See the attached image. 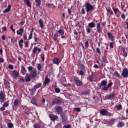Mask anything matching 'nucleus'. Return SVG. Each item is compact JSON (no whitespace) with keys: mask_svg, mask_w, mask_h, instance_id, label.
Returning a JSON list of instances; mask_svg holds the SVG:
<instances>
[{"mask_svg":"<svg viewBox=\"0 0 128 128\" xmlns=\"http://www.w3.org/2000/svg\"><path fill=\"white\" fill-rule=\"evenodd\" d=\"M32 52L33 54H36V52H42V49L38 48V46H34Z\"/></svg>","mask_w":128,"mask_h":128,"instance_id":"15","label":"nucleus"},{"mask_svg":"<svg viewBox=\"0 0 128 128\" xmlns=\"http://www.w3.org/2000/svg\"><path fill=\"white\" fill-rule=\"evenodd\" d=\"M36 71L35 70H32L30 72V76L32 78H36Z\"/></svg>","mask_w":128,"mask_h":128,"instance_id":"12","label":"nucleus"},{"mask_svg":"<svg viewBox=\"0 0 128 128\" xmlns=\"http://www.w3.org/2000/svg\"><path fill=\"white\" fill-rule=\"evenodd\" d=\"M10 8H12V6H10V4H8V8L4 10V12H8L10 10Z\"/></svg>","mask_w":128,"mask_h":128,"instance_id":"27","label":"nucleus"},{"mask_svg":"<svg viewBox=\"0 0 128 128\" xmlns=\"http://www.w3.org/2000/svg\"><path fill=\"white\" fill-rule=\"evenodd\" d=\"M50 80L48 76H46L45 78V80L43 83L44 86H46V84H50Z\"/></svg>","mask_w":128,"mask_h":128,"instance_id":"16","label":"nucleus"},{"mask_svg":"<svg viewBox=\"0 0 128 128\" xmlns=\"http://www.w3.org/2000/svg\"><path fill=\"white\" fill-rule=\"evenodd\" d=\"M11 42H16V38L13 37L11 38Z\"/></svg>","mask_w":128,"mask_h":128,"instance_id":"47","label":"nucleus"},{"mask_svg":"<svg viewBox=\"0 0 128 128\" xmlns=\"http://www.w3.org/2000/svg\"><path fill=\"white\" fill-rule=\"evenodd\" d=\"M3 32H6V26H4L2 28Z\"/></svg>","mask_w":128,"mask_h":128,"instance_id":"64","label":"nucleus"},{"mask_svg":"<svg viewBox=\"0 0 128 128\" xmlns=\"http://www.w3.org/2000/svg\"><path fill=\"white\" fill-rule=\"evenodd\" d=\"M24 39L25 40H28V37L26 36V34H24Z\"/></svg>","mask_w":128,"mask_h":128,"instance_id":"54","label":"nucleus"},{"mask_svg":"<svg viewBox=\"0 0 128 128\" xmlns=\"http://www.w3.org/2000/svg\"><path fill=\"white\" fill-rule=\"evenodd\" d=\"M86 12H90L91 10H94V6H92L90 3L86 4Z\"/></svg>","mask_w":128,"mask_h":128,"instance_id":"6","label":"nucleus"},{"mask_svg":"<svg viewBox=\"0 0 128 128\" xmlns=\"http://www.w3.org/2000/svg\"><path fill=\"white\" fill-rule=\"evenodd\" d=\"M92 74L90 75L88 78H87L88 80L90 82H92L94 80V78L92 77Z\"/></svg>","mask_w":128,"mask_h":128,"instance_id":"28","label":"nucleus"},{"mask_svg":"<svg viewBox=\"0 0 128 128\" xmlns=\"http://www.w3.org/2000/svg\"><path fill=\"white\" fill-rule=\"evenodd\" d=\"M19 82H24V78H20Z\"/></svg>","mask_w":128,"mask_h":128,"instance_id":"53","label":"nucleus"},{"mask_svg":"<svg viewBox=\"0 0 128 128\" xmlns=\"http://www.w3.org/2000/svg\"><path fill=\"white\" fill-rule=\"evenodd\" d=\"M60 62H62V60L59 58H54L53 59V62L54 64H59Z\"/></svg>","mask_w":128,"mask_h":128,"instance_id":"19","label":"nucleus"},{"mask_svg":"<svg viewBox=\"0 0 128 128\" xmlns=\"http://www.w3.org/2000/svg\"><path fill=\"white\" fill-rule=\"evenodd\" d=\"M112 86V82H110L108 84V86H106V87L104 88V90H105L106 92H107V90H108V88H110Z\"/></svg>","mask_w":128,"mask_h":128,"instance_id":"21","label":"nucleus"},{"mask_svg":"<svg viewBox=\"0 0 128 128\" xmlns=\"http://www.w3.org/2000/svg\"><path fill=\"white\" fill-rule=\"evenodd\" d=\"M74 110H76V112H80V108H74Z\"/></svg>","mask_w":128,"mask_h":128,"instance_id":"59","label":"nucleus"},{"mask_svg":"<svg viewBox=\"0 0 128 128\" xmlns=\"http://www.w3.org/2000/svg\"><path fill=\"white\" fill-rule=\"evenodd\" d=\"M32 32H30V36H28V40H32Z\"/></svg>","mask_w":128,"mask_h":128,"instance_id":"50","label":"nucleus"},{"mask_svg":"<svg viewBox=\"0 0 128 128\" xmlns=\"http://www.w3.org/2000/svg\"><path fill=\"white\" fill-rule=\"evenodd\" d=\"M80 74L82 76H84V74L86 72V68H84V64H81L80 66Z\"/></svg>","mask_w":128,"mask_h":128,"instance_id":"4","label":"nucleus"},{"mask_svg":"<svg viewBox=\"0 0 128 128\" xmlns=\"http://www.w3.org/2000/svg\"><path fill=\"white\" fill-rule=\"evenodd\" d=\"M114 74H116V76H118V78H120V74H118V72H116Z\"/></svg>","mask_w":128,"mask_h":128,"instance_id":"58","label":"nucleus"},{"mask_svg":"<svg viewBox=\"0 0 128 128\" xmlns=\"http://www.w3.org/2000/svg\"><path fill=\"white\" fill-rule=\"evenodd\" d=\"M58 33V34L60 35V36H62L64 34V30H62V29H60L58 30H57V32H56Z\"/></svg>","mask_w":128,"mask_h":128,"instance_id":"22","label":"nucleus"},{"mask_svg":"<svg viewBox=\"0 0 128 128\" xmlns=\"http://www.w3.org/2000/svg\"><path fill=\"white\" fill-rule=\"evenodd\" d=\"M52 6H54V4H46V7L48 8H52Z\"/></svg>","mask_w":128,"mask_h":128,"instance_id":"44","label":"nucleus"},{"mask_svg":"<svg viewBox=\"0 0 128 128\" xmlns=\"http://www.w3.org/2000/svg\"><path fill=\"white\" fill-rule=\"evenodd\" d=\"M106 12H109L110 14H114V12H112V9H106Z\"/></svg>","mask_w":128,"mask_h":128,"instance_id":"42","label":"nucleus"},{"mask_svg":"<svg viewBox=\"0 0 128 128\" xmlns=\"http://www.w3.org/2000/svg\"><path fill=\"white\" fill-rule=\"evenodd\" d=\"M0 100L2 102H4L6 100V94H4L2 92H0Z\"/></svg>","mask_w":128,"mask_h":128,"instance_id":"14","label":"nucleus"},{"mask_svg":"<svg viewBox=\"0 0 128 128\" xmlns=\"http://www.w3.org/2000/svg\"><path fill=\"white\" fill-rule=\"evenodd\" d=\"M54 110L58 112V114H60L62 112V108L60 106H55Z\"/></svg>","mask_w":128,"mask_h":128,"instance_id":"13","label":"nucleus"},{"mask_svg":"<svg viewBox=\"0 0 128 128\" xmlns=\"http://www.w3.org/2000/svg\"><path fill=\"white\" fill-rule=\"evenodd\" d=\"M35 2H36V6H40V4H41L40 0H35Z\"/></svg>","mask_w":128,"mask_h":128,"instance_id":"35","label":"nucleus"},{"mask_svg":"<svg viewBox=\"0 0 128 128\" xmlns=\"http://www.w3.org/2000/svg\"><path fill=\"white\" fill-rule=\"evenodd\" d=\"M102 62H105L106 64V62H108V60H106V58L104 57L102 58Z\"/></svg>","mask_w":128,"mask_h":128,"instance_id":"43","label":"nucleus"},{"mask_svg":"<svg viewBox=\"0 0 128 128\" xmlns=\"http://www.w3.org/2000/svg\"><path fill=\"white\" fill-rule=\"evenodd\" d=\"M21 70L24 72H26V68H24V65H22L21 66Z\"/></svg>","mask_w":128,"mask_h":128,"instance_id":"46","label":"nucleus"},{"mask_svg":"<svg viewBox=\"0 0 128 128\" xmlns=\"http://www.w3.org/2000/svg\"><path fill=\"white\" fill-rule=\"evenodd\" d=\"M90 2H91L92 4H94L96 2V0H90Z\"/></svg>","mask_w":128,"mask_h":128,"instance_id":"63","label":"nucleus"},{"mask_svg":"<svg viewBox=\"0 0 128 128\" xmlns=\"http://www.w3.org/2000/svg\"><path fill=\"white\" fill-rule=\"evenodd\" d=\"M37 68L40 72L42 71V65L40 64H37Z\"/></svg>","mask_w":128,"mask_h":128,"instance_id":"37","label":"nucleus"},{"mask_svg":"<svg viewBox=\"0 0 128 128\" xmlns=\"http://www.w3.org/2000/svg\"><path fill=\"white\" fill-rule=\"evenodd\" d=\"M62 102V98L60 97H57L54 98L52 102V106H54V104H58Z\"/></svg>","mask_w":128,"mask_h":128,"instance_id":"1","label":"nucleus"},{"mask_svg":"<svg viewBox=\"0 0 128 128\" xmlns=\"http://www.w3.org/2000/svg\"><path fill=\"white\" fill-rule=\"evenodd\" d=\"M12 76L14 78H18L20 76V72H16V70H14L12 71V73L11 74Z\"/></svg>","mask_w":128,"mask_h":128,"instance_id":"7","label":"nucleus"},{"mask_svg":"<svg viewBox=\"0 0 128 128\" xmlns=\"http://www.w3.org/2000/svg\"><path fill=\"white\" fill-rule=\"evenodd\" d=\"M42 86V84L41 83H38L37 84L34 86V88L36 90L38 88H40Z\"/></svg>","mask_w":128,"mask_h":128,"instance_id":"26","label":"nucleus"},{"mask_svg":"<svg viewBox=\"0 0 128 128\" xmlns=\"http://www.w3.org/2000/svg\"><path fill=\"white\" fill-rule=\"evenodd\" d=\"M116 96V94L112 92L108 94H107L105 98H106V100H112Z\"/></svg>","mask_w":128,"mask_h":128,"instance_id":"8","label":"nucleus"},{"mask_svg":"<svg viewBox=\"0 0 128 128\" xmlns=\"http://www.w3.org/2000/svg\"><path fill=\"white\" fill-rule=\"evenodd\" d=\"M58 34L56 32L54 34V36L53 40H54V42H56V40H58Z\"/></svg>","mask_w":128,"mask_h":128,"instance_id":"31","label":"nucleus"},{"mask_svg":"<svg viewBox=\"0 0 128 128\" xmlns=\"http://www.w3.org/2000/svg\"><path fill=\"white\" fill-rule=\"evenodd\" d=\"M34 128H40V126L38 124H34Z\"/></svg>","mask_w":128,"mask_h":128,"instance_id":"41","label":"nucleus"},{"mask_svg":"<svg viewBox=\"0 0 128 128\" xmlns=\"http://www.w3.org/2000/svg\"><path fill=\"white\" fill-rule=\"evenodd\" d=\"M55 92L56 94H60V88H55Z\"/></svg>","mask_w":128,"mask_h":128,"instance_id":"45","label":"nucleus"},{"mask_svg":"<svg viewBox=\"0 0 128 128\" xmlns=\"http://www.w3.org/2000/svg\"><path fill=\"white\" fill-rule=\"evenodd\" d=\"M110 48H114V44H112V42H110Z\"/></svg>","mask_w":128,"mask_h":128,"instance_id":"60","label":"nucleus"},{"mask_svg":"<svg viewBox=\"0 0 128 128\" xmlns=\"http://www.w3.org/2000/svg\"><path fill=\"white\" fill-rule=\"evenodd\" d=\"M88 26L91 28H96V24L94 22H91L88 24Z\"/></svg>","mask_w":128,"mask_h":128,"instance_id":"29","label":"nucleus"},{"mask_svg":"<svg viewBox=\"0 0 128 128\" xmlns=\"http://www.w3.org/2000/svg\"><path fill=\"white\" fill-rule=\"evenodd\" d=\"M6 110V108L4 106H2V107L0 108V112H4V110Z\"/></svg>","mask_w":128,"mask_h":128,"instance_id":"61","label":"nucleus"},{"mask_svg":"<svg viewBox=\"0 0 128 128\" xmlns=\"http://www.w3.org/2000/svg\"><path fill=\"white\" fill-rule=\"evenodd\" d=\"M106 84H108V81H106V80H103L102 81L100 85L102 88V90H106L104 88H106Z\"/></svg>","mask_w":128,"mask_h":128,"instance_id":"9","label":"nucleus"},{"mask_svg":"<svg viewBox=\"0 0 128 128\" xmlns=\"http://www.w3.org/2000/svg\"><path fill=\"white\" fill-rule=\"evenodd\" d=\"M8 128H14V124H12V122L8 123Z\"/></svg>","mask_w":128,"mask_h":128,"instance_id":"39","label":"nucleus"},{"mask_svg":"<svg viewBox=\"0 0 128 128\" xmlns=\"http://www.w3.org/2000/svg\"><path fill=\"white\" fill-rule=\"evenodd\" d=\"M38 22L40 26V28H44V23L42 22V19L39 20Z\"/></svg>","mask_w":128,"mask_h":128,"instance_id":"34","label":"nucleus"},{"mask_svg":"<svg viewBox=\"0 0 128 128\" xmlns=\"http://www.w3.org/2000/svg\"><path fill=\"white\" fill-rule=\"evenodd\" d=\"M74 82H76L77 86H82V82L78 77L74 78Z\"/></svg>","mask_w":128,"mask_h":128,"instance_id":"5","label":"nucleus"},{"mask_svg":"<svg viewBox=\"0 0 128 128\" xmlns=\"http://www.w3.org/2000/svg\"><path fill=\"white\" fill-rule=\"evenodd\" d=\"M96 28L98 32L100 34L102 30V28H100V23L99 22L96 24Z\"/></svg>","mask_w":128,"mask_h":128,"instance_id":"20","label":"nucleus"},{"mask_svg":"<svg viewBox=\"0 0 128 128\" xmlns=\"http://www.w3.org/2000/svg\"><path fill=\"white\" fill-rule=\"evenodd\" d=\"M116 108L118 110H120L122 108V106L120 104L116 106Z\"/></svg>","mask_w":128,"mask_h":128,"instance_id":"36","label":"nucleus"},{"mask_svg":"<svg viewBox=\"0 0 128 128\" xmlns=\"http://www.w3.org/2000/svg\"><path fill=\"white\" fill-rule=\"evenodd\" d=\"M18 104H20V100L18 99H16L14 102V106H18Z\"/></svg>","mask_w":128,"mask_h":128,"instance_id":"25","label":"nucleus"},{"mask_svg":"<svg viewBox=\"0 0 128 128\" xmlns=\"http://www.w3.org/2000/svg\"><path fill=\"white\" fill-rule=\"evenodd\" d=\"M118 126H119V128H122V126H124V123L122 122H120L118 124Z\"/></svg>","mask_w":128,"mask_h":128,"instance_id":"32","label":"nucleus"},{"mask_svg":"<svg viewBox=\"0 0 128 128\" xmlns=\"http://www.w3.org/2000/svg\"><path fill=\"white\" fill-rule=\"evenodd\" d=\"M85 46L86 48H88V42L86 41L85 42Z\"/></svg>","mask_w":128,"mask_h":128,"instance_id":"62","label":"nucleus"},{"mask_svg":"<svg viewBox=\"0 0 128 128\" xmlns=\"http://www.w3.org/2000/svg\"><path fill=\"white\" fill-rule=\"evenodd\" d=\"M116 122V120L114 119H111L110 120V122L112 124H114V123Z\"/></svg>","mask_w":128,"mask_h":128,"instance_id":"57","label":"nucleus"},{"mask_svg":"<svg viewBox=\"0 0 128 128\" xmlns=\"http://www.w3.org/2000/svg\"><path fill=\"white\" fill-rule=\"evenodd\" d=\"M30 74H28V73L26 74V75L25 76V80L27 82H30L31 78H30Z\"/></svg>","mask_w":128,"mask_h":128,"instance_id":"17","label":"nucleus"},{"mask_svg":"<svg viewBox=\"0 0 128 128\" xmlns=\"http://www.w3.org/2000/svg\"><path fill=\"white\" fill-rule=\"evenodd\" d=\"M17 34H21L22 36V34L24 33V28H20L19 30H18L16 31Z\"/></svg>","mask_w":128,"mask_h":128,"instance_id":"23","label":"nucleus"},{"mask_svg":"<svg viewBox=\"0 0 128 128\" xmlns=\"http://www.w3.org/2000/svg\"><path fill=\"white\" fill-rule=\"evenodd\" d=\"M4 84L6 86H8V84H10V82H8V80L4 78Z\"/></svg>","mask_w":128,"mask_h":128,"instance_id":"38","label":"nucleus"},{"mask_svg":"<svg viewBox=\"0 0 128 128\" xmlns=\"http://www.w3.org/2000/svg\"><path fill=\"white\" fill-rule=\"evenodd\" d=\"M36 90L34 89V88H32L30 90V94L32 96H34V94H36Z\"/></svg>","mask_w":128,"mask_h":128,"instance_id":"33","label":"nucleus"},{"mask_svg":"<svg viewBox=\"0 0 128 128\" xmlns=\"http://www.w3.org/2000/svg\"><path fill=\"white\" fill-rule=\"evenodd\" d=\"M96 50L98 54H100V56L101 54H100V48H96Z\"/></svg>","mask_w":128,"mask_h":128,"instance_id":"49","label":"nucleus"},{"mask_svg":"<svg viewBox=\"0 0 128 128\" xmlns=\"http://www.w3.org/2000/svg\"><path fill=\"white\" fill-rule=\"evenodd\" d=\"M8 68L10 70H14V66H12V64H9Z\"/></svg>","mask_w":128,"mask_h":128,"instance_id":"51","label":"nucleus"},{"mask_svg":"<svg viewBox=\"0 0 128 128\" xmlns=\"http://www.w3.org/2000/svg\"><path fill=\"white\" fill-rule=\"evenodd\" d=\"M28 70L30 72L32 70V66H30L28 67Z\"/></svg>","mask_w":128,"mask_h":128,"instance_id":"52","label":"nucleus"},{"mask_svg":"<svg viewBox=\"0 0 128 128\" xmlns=\"http://www.w3.org/2000/svg\"><path fill=\"white\" fill-rule=\"evenodd\" d=\"M9 104H10L8 102H4L3 104V106H4L5 108H8V106Z\"/></svg>","mask_w":128,"mask_h":128,"instance_id":"48","label":"nucleus"},{"mask_svg":"<svg viewBox=\"0 0 128 128\" xmlns=\"http://www.w3.org/2000/svg\"><path fill=\"white\" fill-rule=\"evenodd\" d=\"M100 114L102 116H112V113L108 112L106 109H102L100 111Z\"/></svg>","mask_w":128,"mask_h":128,"instance_id":"2","label":"nucleus"},{"mask_svg":"<svg viewBox=\"0 0 128 128\" xmlns=\"http://www.w3.org/2000/svg\"><path fill=\"white\" fill-rule=\"evenodd\" d=\"M60 116L62 118V124H68V118L66 116V114H61Z\"/></svg>","mask_w":128,"mask_h":128,"instance_id":"3","label":"nucleus"},{"mask_svg":"<svg viewBox=\"0 0 128 128\" xmlns=\"http://www.w3.org/2000/svg\"><path fill=\"white\" fill-rule=\"evenodd\" d=\"M81 12L82 14H86V10H84V8H82L81 10Z\"/></svg>","mask_w":128,"mask_h":128,"instance_id":"55","label":"nucleus"},{"mask_svg":"<svg viewBox=\"0 0 128 128\" xmlns=\"http://www.w3.org/2000/svg\"><path fill=\"white\" fill-rule=\"evenodd\" d=\"M112 10L116 14L118 13V8H116L114 7L112 8Z\"/></svg>","mask_w":128,"mask_h":128,"instance_id":"40","label":"nucleus"},{"mask_svg":"<svg viewBox=\"0 0 128 128\" xmlns=\"http://www.w3.org/2000/svg\"><path fill=\"white\" fill-rule=\"evenodd\" d=\"M49 118L51 120L52 122H54V120H58V116L56 115L50 114H49Z\"/></svg>","mask_w":128,"mask_h":128,"instance_id":"11","label":"nucleus"},{"mask_svg":"<svg viewBox=\"0 0 128 128\" xmlns=\"http://www.w3.org/2000/svg\"><path fill=\"white\" fill-rule=\"evenodd\" d=\"M122 76L124 78H128V69L125 68L123 69L122 72Z\"/></svg>","mask_w":128,"mask_h":128,"instance_id":"10","label":"nucleus"},{"mask_svg":"<svg viewBox=\"0 0 128 128\" xmlns=\"http://www.w3.org/2000/svg\"><path fill=\"white\" fill-rule=\"evenodd\" d=\"M63 128H70V124L64 125L63 126Z\"/></svg>","mask_w":128,"mask_h":128,"instance_id":"56","label":"nucleus"},{"mask_svg":"<svg viewBox=\"0 0 128 128\" xmlns=\"http://www.w3.org/2000/svg\"><path fill=\"white\" fill-rule=\"evenodd\" d=\"M24 2L28 6L32 8V4L30 3V0H24Z\"/></svg>","mask_w":128,"mask_h":128,"instance_id":"24","label":"nucleus"},{"mask_svg":"<svg viewBox=\"0 0 128 128\" xmlns=\"http://www.w3.org/2000/svg\"><path fill=\"white\" fill-rule=\"evenodd\" d=\"M108 36L109 40H111L112 41L114 40V38H115L114 36V35H112V34L110 32H108Z\"/></svg>","mask_w":128,"mask_h":128,"instance_id":"18","label":"nucleus"},{"mask_svg":"<svg viewBox=\"0 0 128 128\" xmlns=\"http://www.w3.org/2000/svg\"><path fill=\"white\" fill-rule=\"evenodd\" d=\"M30 102L32 103V104H34V106H38V104H36V99L34 98H32V100H31Z\"/></svg>","mask_w":128,"mask_h":128,"instance_id":"30","label":"nucleus"}]
</instances>
